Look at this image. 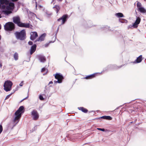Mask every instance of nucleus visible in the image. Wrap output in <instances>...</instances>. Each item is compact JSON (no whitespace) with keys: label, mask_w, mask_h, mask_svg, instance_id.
I'll use <instances>...</instances> for the list:
<instances>
[{"label":"nucleus","mask_w":146,"mask_h":146,"mask_svg":"<svg viewBox=\"0 0 146 146\" xmlns=\"http://www.w3.org/2000/svg\"><path fill=\"white\" fill-rule=\"evenodd\" d=\"M24 107L23 106H21L15 113V117L13 120L14 123H18L21 117L22 114L24 113Z\"/></svg>","instance_id":"1"},{"label":"nucleus","mask_w":146,"mask_h":146,"mask_svg":"<svg viewBox=\"0 0 146 146\" xmlns=\"http://www.w3.org/2000/svg\"><path fill=\"white\" fill-rule=\"evenodd\" d=\"M14 35L17 39L21 40H25L26 38V31L24 29L22 30L20 32H16L15 33Z\"/></svg>","instance_id":"2"},{"label":"nucleus","mask_w":146,"mask_h":146,"mask_svg":"<svg viewBox=\"0 0 146 146\" xmlns=\"http://www.w3.org/2000/svg\"><path fill=\"white\" fill-rule=\"evenodd\" d=\"M5 29L7 31H12L15 29V24L12 22H9L6 23L4 25Z\"/></svg>","instance_id":"3"},{"label":"nucleus","mask_w":146,"mask_h":146,"mask_svg":"<svg viewBox=\"0 0 146 146\" xmlns=\"http://www.w3.org/2000/svg\"><path fill=\"white\" fill-rule=\"evenodd\" d=\"M12 82L9 80L6 81L4 84V90L6 92L10 91L11 90Z\"/></svg>","instance_id":"4"},{"label":"nucleus","mask_w":146,"mask_h":146,"mask_svg":"<svg viewBox=\"0 0 146 146\" xmlns=\"http://www.w3.org/2000/svg\"><path fill=\"white\" fill-rule=\"evenodd\" d=\"M54 76L55 78L57 80V81H54V83H61L62 80L64 79L62 75L59 73H56L55 74H54Z\"/></svg>","instance_id":"5"},{"label":"nucleus","mask_w":146,"mask_h":146,"mask_svg":"<svg viewBox=\"0 0 146 146\" xmlns=\"http://www.w3.org/2000/svg\"><path fill=\"white\" fill-rule=\"evenodd\" d=\"M31 114L33 116V118L34 120H36L38 119L39 115L36 110H33L31 112Z\"/></svg>","instance_id":"6"},{"label":"nucleus","mask_w":146,"mask_h":146,"mask_svg":"<svg viewBox=\"0 0 146 146\" xmlns=\"http://www.w3.org/2000/svg\"><path fill=\"white\" fill-rule=\"evenodd\" d=\"M13 22L15 24H17V26L19 27L21 22V19L19 17L17 16L13 17Z\"/></svg>","instance_id":"7"},{"label":"nucleus","mask_w":146,"mask_h":146,"mask_svg":"<svg viewBox=\"0 0 146 146\" xmlns=\"http://www.w3.org/2000/svg\"><path fill=\"white\" fill-rule=\"evenodd\" d=\"M68 18V15L67 14L64 15L62 17L58 19L57 21H59L62 20L61 25H63L65 23L66 21Z\"/></svg>","instance_id":"8"},{"label":"nucleus","mask_w":146,"mask_h":146,"mask_svg":"<svg viewBox=\"0 0 146 146\" xmlns=\"http://www.w3.org/2000/svg\"><path fill=\"white\" fill-rule=\"evenodd\" d=\"M38 36V34L36 32H32L31 33L30 39L32 40H34Z\"/></svg>","instance_id":"9"},{"label":"nucleus","mask_w":146,"mask_h":146,"mask_svg":"<svg viewBox=\"0 0 146 146\" xmlns=\"http://www.w3.org/2000/svg\"><path fill=\"white\" fill-rule=\"evenodd\" d=\"M141 20V19L139 17H137L135 22L133 25V27L136 28L137 27H138L137 25L140 23Z\"/></svg>","instance_id":"10"},{"label":"nucleus","mask_w":146,"mask_h":146,"mask_svg":"<svg viewBox=\"0 0 146 146\" xmlns=\"http://www.w3.org/2000/svg\"><path fill=\"white\" fill-rule=\"evenodd\" d=\"M36 44L33 45L31 48L30 49V54L32 55L34 53L36 49Z\"/></svg>","instance_id":"11"},{"label":"nucleus","mask_w":146,"mask_h":146,"mask_svg":"<svg viewBox=\"0 0 146 146\" xmlns=\"http://www.w3.org/2000/svg\"><path fill=\"white\" fill-rule=\"evenodd\" d=\"M98 73H95L92 74L87 76L84 78V79H91L95 78L97 75Z\"/></svg>","instance_id":"12"},{"label":"nucleus","mask_w":146,"mask_h":146,"mask_svg":"<svg viewBox=\"0 0 146 146\" xmlns=\"http://www.w3.org/2000/svg\"><path fill=\"white\" fill-rule=\"evenodd\" d=\"M38 58L41 62H44L46 61V58L43 55H40L38 56Z\"/></svg>","instance_id":"13"},{"label":"nucleus","mask_w":146,"mask_h":146,"mask_svg":"<svg viewBox=\"0 0 146 146\" xmlns=\"http://www.w3.org/2000/svg\"><path fill=\"white\" fill-rule=\"evenodd\" d=\"M8 6L6 7V8L8 10H11L12 9V8L13 9L14 8V4L13 3L10 2L9 3Z\"/></svg>","instance_id":"14"},{"label":"nucleus","mask_w":146,"mask_h":146,"mask_svg":"<svg viewBox=\"0 0 146 146\" xmlns=\"http://www.w3.org/2000/svg\"><path fill=\"white\" fill-rule=\"evenodd\" d=\"M142 60V56L140 55L137 57L136 60L133 62V63H137L140 62Z\"/></svg>","instance_id":"15"},{"label":"nucleus","mask_w":146,"mask_h":146,"mask_svg":"<svg viewBox=\"0 0 146 146\" xmlns=\"http://www.w3.org/2000/svg\"><path fill=\"white\" fill-rule=\"evenodd\" d=\"M19 27H21L29 28L30 27V24L29 23H23L21 22Z\"/></svg>","instance_id":"16"},{"label":"nucleus","mask_w":146,"mask_h":146,"mask_svg":"<svg viewBox=\"0 0 146 146\" xmlns=\"http://www.w3.org/2000/svg\"><path fill=\"white\" fill-rule=\"evenodd\" d=\"M45 36V34H42L40 36L39 38L36 41H43L44 40Z\"/></svg>","instance_id":"17"},{"label":"nucleus","mask_w":146,"mask_h":146,"mask_svg":"<svg viewBox=\"0 0 146 146\" xmlns=\"http://www.w3.org/2000/svg\"><path fill=\"white\" fill-rule=\"evenodd\" d=\"M78 109L84 113H87L88 111V110L83 107H78Z\"/></svg>","instance_id":"18"},{"label":"nucleus","mask_w":146,"mask_h":146,"mask_svg":"<svg viewBox=\"0 0 146 146\" xmlns=\"http://www.w3.org/2000/svg\"><path fill=\"white\" fill-rule=\"evenodd\" d=\"M101 118L104 119H107L108 120H111L112 119V118L110 116H103L101 117Z\"/></svg>","instance_id":"19"},{"label":"nucleus","mask_w":146,"mask_h":146,"mask_svg":"<svg viewBox=\"0 0 146 146\" xmlns=\"http://www.w3.org/2000/svg\"><path fill=\"white\" fill-rule=\"evenodd\" d=\"M0 3L1 5L5 4L7 5L8 4L9 1L7 0H0Z\"/></svg>","instance_id":"20"},{"label":"nucleus","mask_w":146,"mask_h":146,"mask_svg":"<svg viewBox=\"0 0 146 146\" xmlns=\"http://www.w3.org/2000/svg\"><path fill=\"white\" fill-rule=\"evenodd\" d=\"M138 10L141 13H146V10L143 7L139 8Z\"/></svg>","instance_id":"21"},{"label":"nucleus","mask_w":146,"mask_h":146,"mask_svg":"<svg viewBox=\"0 0 146 146\" xmlns=\"http://www.w3.org/2000/svg\"><path fill=\"white\" fill-rule=\"evenodd\" d=\"M53 8L55 9L56 13H58L59 10L60 9V6L57 5H55L53 7Z\"/></svg>","instance_id":"22"},{"label":"nucleus","mask_w":146,"mask_h":146,"mask_svg":"<svg viewBox=\"0 0 146 146\" xmlns=\"http://www.w3.org/2000/svg\"><path fill=\"white\" fill-rule=\"evenodd\" d=\"M115 15L118 17H124L123 14L121 13H118L115 14Z\"/></svg>","instance_id":"23"},{"label":"nucleus","mask_w":146,"mask_h":146,"mask_svg":"<svg viewBox=\"0 0 146 146\" xmlns=\"http://www.w3.org/2000/svg\"><path fill=\"white\" fill-rule=\"evenodd\" d=\"M14 57L15 60H17L18 59V54L17 52H15L14 54Z\"/></svg>","instance_id":"24"},{"label":"nucleus","mask_w":146,"mask_h":146,"mask_svg":"<svg viewBox=\"0 0 146 146\" xmlns=\"http://www.w3.org/2000/svg\"><path fill=\"white\" fill-rule=\"evenodd\" d=\"M119 22L121 23H124L126 22L127 21L126 19H119Z\"/></svg>","instance_id":"25"},{"label":"nucleus","mask_w":146,"mask_h":146,"mask_svg":"<svg viewBox=\"0 0 146 146\" xmlns=\"http://www.w3.org/2000/svg\"><path fill=\"white\" fill-rule=\"evenodd\" d=\"M4 12L5 14L8 15L9 14L11 13H12V12L11 11L6 10L4 11Z\"/></svg>","instance_id":"26"},{"label":"nucleus","mask_w":146,"mask_h":146,"mask_svg":"<svg viewBox=\"0 0 146 146\" xmlns=\"http://www.w3.org/2000/svg\"><path fill=\"white\" fill-rule=\"evenodd\" d=\"M137 6L138 9L139 7H142V5L141 3L139 2H137Z\"/></svg>","instance_id":"27"},{"label":"nucleus","mask_w":146,"mask_h":146,"mask_svg":"<svg viewBox=\"0 0 146 146\" xmlns=\"http://www.w3.org/2000/svg\"><path fill=\"white\" fill-rule=\"evenodd\" d=\"M121 67V66H118L116 65H114L113 66V68L115 70H116L117 69Z\"/></svg>","instance_id":"28"},{"label":"nucleus","mask_w":146,"mask_h":146,"mask_svg":"<svg viewBox=\"0 0 146 146\" xmlns=\"http://www.w3.org/2000/svg\"><path fill=\"white\" fill-rule=\"evenodd\" d=\"M3 131V127L1 125H0V134Z\"/></svg>","instance_id":"29"},{"label":"nucleus","mask_w":146,"mask_h":146,"mask_svg":"<svg viewBox=\"0 0 146 146\" xmlns=\"http://www.w3.org/2000/svg\"><path fill=\"white\" fill-rule=\"evenodd\" d=\"M97 129L98 130L101 131H105V129L104 128H97Z\"/></svg>","instance_id":"30"},{"label":"nucleus","mask_w":146,"mask_h":146,"mask_svg":"<svg viewBox=\"0 0 146 146\" xmlns=\"http://www.w3.org/2000/svg\"><path fill=\"white\" fill-rule=\"evenodd\" d=\"M39 99L41 100H43L44 99L43 96L41 95L39 96Z\"/></svg>","instance_id":"31"},{"label":"nucleus","mask_w":146,"mask_h":146,"mask_svg":"<svg viewBox=\"0 0 146 146\" xmlns=\"http://www.w3.org/2000/svg\"><path fill=\"white\" fill-rule=\"evenodd\" d=\"M46 68H42L41 70V72H44L46 70Z\"/></svg>","instance_id":"32"},{"label":"nucleus","mask_w":146,"mask_h":146,"mask_svg":"<svg viewBox=\"0 0 146 146\" xmlns=\"http://www.w3.org/2000/svg\"><path fill=\"white\" fill-rule=\"evenodd\" d=\"M49 44V43H47L44 44V46L45 47H47L48 46Z\"/></svg>","instance_id":"33"},{"label":"nucleus","mask_w":146,"mask_h":146,"mask_svg":"<svg viewBox=\"0 0 146 146\" xmlns=\"http://www.w3.org/2000/svg\"><path fill=\"white\" fill-rule=\"evenodd\" d=\"M28 44L29 45H31L33 44V42H32L31 41H29V42H28Z\"/></svg>","instance_id":"34"},{"label":"nucleus","mask_w":146,"mask_h":146,"mask_svg":"<svg viewBox=\"0 0 146 146\" xmlns=\"http://www.w3.org/2000/svg\"><path fill=\"white\" fill-rule=\"evenodd\" d=\"M23 81H22L21 83L19 84V85L21 86H22L23 85Z\"/></svg>","instance_id":"35"},{"label":"nucleus","mask_w":146,"mask_h":146,"mask_svg":"<svg viewBox=\"0 0 146 146\" xmlns=\"http://www.w3.org/2000/svg\"><path fill=\"white\" fill-rule=\"evenodd\" d=\"M10 95H7L5 98V100L7 99L10 97Z\"/></svg>","instance_id":"36"},{"label":"nucleus","mask_w":146,"mask_h":146,"mask_svg":"<svg viewBox=\"0 0 146 146\" xmlns=\"http://www.w3.org/2000/svg\"><path fill=\"white\" fill-rule=\"evenodd\" d=\"M28 96L27 97H26V98H24V99L21 100V102H23L24 100L27 99L28 98Z\"/></svg>","instance_id":"37"},{"label":"nucleus","mask_w":146,"mask_h":146,"mask_svg":"<svg viewBox=\"0 0 146 146\" xmlns=\"http://www.w3.org/2000/svg\"><path fill=\"white\" fill-rule=\"evenodd\" d=\"M53 82H52V81H51L50 82H49V84H53Z\"/></svg>","instance_id":"38"},{"label":"nucleus","mask_w":146,"mask_h":146,"mask_svg":"<svg viewBox=\"0 0 146 146\" xmlns=\"http://www.w3.org/2000/svg\"><path fill=\"white\" fill-rule=\"evenodd\" d=\"M18 0H12V1L13 2H15V1H17Z\"/></svg>","instance_id":"39"},{"label":"nucleus","mask_w":146,"mask_h":146,"mask_svg":"<svg viewBox=\"0 0 146 146\" xmlns=\"http://www.w3.org/2000/svg\"><path fill=\"white\" fill-rule=\"evenodd\" d=\"M2 66V64H0V66L1 68Z\"/></svg>","instance_id":"40"},{"label":"nucleus","mask_w":146,"mask_h":146,"mask_svg":"<svg viewBox=\"0 0 146 146\" xmlns=\"http://www.w3.org/2000/svg\"><path fill=\"white\" fill-rule=\"evenodd\" d=\"M3 8H4L5 7V6L4 5L2 6Z\"/></svg>","instance_id":"41"},{"label":"nucleus","mask_w":146,"mask_h":146,"mask_svg":"<svg viewBox=\"0 0 146 146\" xmlns=\"http://www.w3.org/2000/svg\"><path fill=\"white\" fill-rule=\"evenodd\" d=\"M1 29V25L0 24V29Z\"/></svg>","instance_id":"42"},{"label":"nucleus","mask_w":146,"mask_h":146,"mask_svg":"<svg viewBox=\"0 0 146 146\" xmlns=\"http://www.w3.org/2000/svg\"><path fill=\"white\" fill-rule=\"evenodd\" d=\"M36 7H37V3H36Z\"/></svg>","instance_id":"43"},{"label":"nucleus","mask_w":146,"mask_h":146,"mask_svg":"<svg viewBox=\"0 0 146 146\" xmlns=\"http://www.w3.org/2000/svg\"><path fill=\"white\" fill-rule=\"evenodd\" d=\"M1 3L0 4V8H1Z\"/></svg>","instance_id":"44"}]
</instances>
